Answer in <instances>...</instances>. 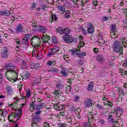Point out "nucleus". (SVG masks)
<instances>
[{"label": "nucleus", "instance_id": "35", "mask_svg": "<svg viewBox=\"0 0 127 127\" xmlns=\"http://www.w3.org/2000/svg\"><path fill=\"white\" fill-rule=\"evenodd\" d=\"M80 96L76 95L74 98H73V101L74 102H78V101H80Z\"/></svg>", "mask_w": 127, "mask_h": 127}, {"label": "nucleus", "instance_id": "41", "mask_svg": "<svg viewBox=\"0 0 127 127\" xmlns=\"http://www.w3.org/2000/svg\"><path fill=\"white\" fill-rule=\"evenodd\" d=\"M31 125L32 127H40L37 123H32Z\"/></svg>", "mask_w": 127, "mask_h": 127}, {"label": "nucleus", "instance_id": "36", "mask_svg": "<svg viewBox=\"0 0 127 127\" xmlns=\"http://www.w3.org/2000/svg\"><path fill=\"white\" fill-rule=\"evenodd\" d=\"M43 37L45 38V40H46V42H47L48 40H50V36L48 35H44L42 37V38H43Z\"/></svg>", "mask_w": 127, "mask_h": 127}, {"label": "nucleus", "instance_id": "59", "mask_svg": "<svg viewBox=\"0 0 127 127\" xmlns=\"http://www.w3.org/2000/svg\"><path fill=\"white\" fill-rule=\"evenodd\" d=\"M123 10L124 13L125 14V16L126 17H127V9L125 8V9H123Z\"/></svg>", "mask_w": 127, "mask_h": 127}, {"label": "nucleus", "instance_id": "4", "mask_svg": "<svg viewBox=\"0 0 127 127\" xmlns=\"http://www.w3.org/2000/svg\"><path fill=\"white\" fill-rule=\"evenodd\" d=\"M43 108H45V103H41L38 105H36L34 102H32L31 104L29 106V109L32 111H40L41 109H43Z\"/></svg>", "mask_w": 127, "mask_h": 127}, {"label": "nucleus", "instance_id": "43", "mask_svg": "<svg viewBox=\"0 0 127 127\" xmlns=\"http://www.w3.org/2000/svg\"><path fill=\"white\" fill-rule=\"evenodd\" d=\"M66 122L68 124H72V119L71 118H66Z\"/></svg>", "mask_w": 127, "mask_h": 127}, {"label": "nucleus", "instance_id": "30", "mask_svg": "<svg viewBox=\"0 0 127 127\" xmlns=\"http://www.w3.org/2000/svg\"><path fill=\"white\" fill-rule=\"evenodd\" d=\"M60 90H55L54 92H53L54 95H56L58 97H60L61 96V93L59 92Z\"/></svg>", "mask_w": 127, "mask_h": 127}, {"label": "nucleus", "instance_id": "11", "mask_svg": "<svg viewBox=\"0 0 127 127\" xmlns=\"http://www.w3.org/2000/svg\"><path fill=\"white\" fill-rule=\"evenodd\" d=\"M24 25V23L19 24L18 25V26H17L16 29L15 30L16 33L23 32Z\"/></svg>", "mask_w": 127, "mask_h": 127}, {"label": "nucleus", "instance_id": "44", "mask_svg": "<svg viewBox=\"0 0 127 127\" xmlns=\"http://www.w3.org/2000/svg\"><path fill=\"white\" fill-rule=\"evenodd\" d=\"M43 126L44 127H50V125H49V123L46 122L43 123Z\"/></svg>", "mask_w": 127, "mask_h": 127}, {"label": "nucleus", "instance_id": "54", "mask_svg": "<svg viewBox=\"0 0 127 127\" xmlns=\"http://www.w3.org/2000/svg\"><path fill=\"white\" fill-rule=\"evenodd\" d=\"M108 120L111 122V121H113V116L109 115L108 117Z\"/></svg>", "mask_w": 127, "mask_h": 127}, {"label": "nucleus", "instance_id": "22", "mask_svg": "<svg viewBox=\"0 0 127 127\" xmlns=\"http://www.w3.org/2000/svg\"><path fill=\"white\" fill-rule=\"evenodd\" d=\"M94 29L95 28L94 27H89L87 29L88 33H89V34H93V33H94Z\"/></svg>", "mask_w": 127, "mask_h": 127}, {"label": "nucleus", "instance_id": "3", "mask_svg": "<svg viewBox=\"0 0 127 127\" xmlns=\"http://www.w3.org/2000/svg\"><path fill=\"white\" fill-rule=\"evenodd\" d=\"M22 114V112H21V110H16L14 113H11L8 117V120L9 122L11 123H13L12 120H9L10 117H13L14 119H17L16 121H14V123H17V121L18 120L20 119V117H21V115Z\"/></svg>", "mask_w": 127, "mask_h": 127}, {"label": "nucleus", "instance_id": "15", "mask_svg": "<svg viewBox=\"0 0 127 127\" xmlns=\"http://www.w3.org/2000/svg\"><path fill=\"white\" fill-rule=\"evenodd\" d=\"M58 8L60 11H62V12H63V14L65 13V11H66V5H59Z\"/></svg>", "mask_w": 127, "mask_h": 127}, {"label": "nucleus", "instance_id": "20", "mask_svg": "<svg viewBox=\"0 0 127 127\" xmlns=\"http://www.w3.org/2000/svg\"><path fill=\"white\" fill-rule=\"evenodd\" d=\"M31 97V91H30V89L28 88L26 92V99H28Z\"/></svg>", "mask_w": 127, "mask_h": 127}, {"label": "nucleus", "instance_id": "10", "mask_svg": "<svg viewBox=\"0 0 127 127\" xmlns=\"http://www.w3.org/2000/svg\"><path fill=\"white\" fill-rule=\"evenodd\" d=\"M32 36L31 34H26L25 35V37L23 39V43L25 45H27L28 44V42H29V39H30V37Z\"/></svg>", "mask_w": 127, "mask_h": 127}, {"label": "nucleus", "instance_id": "49", "mask_svg": "<svg viewBox=\"0 0 127 127\" xmlns=\"http://www.w3.org/2000/svg\"><path fill=\"white\" fill-rule=\"evenodd\" d=\"M93 51L95 53V54H97L99 52V49H98V48H95L93 49Z\"/></svg>", "mask_w": 127, "mask_h": 127}, {"label": "nucleus", "instance_id": "50", "mask_svg": "<svg viewBox=\"0 0 127 127\" xmlns=\"http://www.w3.org/2000/svg\"><path fill=\"white\" fill-rule=\"evenodd\" d=\"M29 65H30V68H31V69H34V65H35L34 63H30Z\"/></svg>", "mask_w": 127, "mask_h": 127}, {"label": "nucleus", "instance_id": "16", "mask_svg": "<svg viewBox=\"0 0 127 127\" xmlns=\"http://www.w3.org/2000/svg\"><path fill=\"white\" fill-rule=\"evenodd\" d=\"M87 90L92 92L94 90V83L91 82L89 83L87 86Z\"/></svg>", "mask_w": 127, "mask_h": 127}, {"label": "nucleus", "instance_id": "28", "mask_svg": "<svg viewBox=\"0 0 127 127\" xmlns=\"http://www.w3.org/2000/svg\"><path fill=\"white\" fill-rule=\"evenodd\" d=\"M56 87L58 89H64V85L62 83H59L57 84Z\"/></svg>", "mask_w": 127, "mask_h": 127}, {"label": "nucleus", "instance_id": "21", "mask_svg": "<svg viewBox=\"0 0 127 127\" xmlns=\"http://www.w3.org/2000/svg\"><path fill=\"white\" fill-rule=\"evenodd\" d=\"M2 57L5 58L8 56V53H7V50H5L2 51L1 53Z\"/></svg>", "mask_w": 127, "mask_h": 127}, {"label": "nucleus", "instance_id": "23", "mask_svg": "<svg viewBox=\"0 0 127 127\" xmlns=\"http://www.w3.org/2000/svg\"><path fill=\"white\" fill-rule=\"evenodd\" d=\"M29 76V73L28 72H24L23 74L22 80H26V79H28Z\"/></svg>", "mask_w": 127, "mask_h": 127}, {"label": "nucleus", "instance_id": "62", "mask_svg": "<svg viewBox=\"0 0 127 127\" xmlns=\"http://www.w3.org/2000/svg\"><path fill=\"white\" fill-rule=\"evenodd\" d=\"M79 44L80 45L81 47H83L85 45V43L83 41L80 42Z\"/></svg>", "mask_w": 127, "mask_h": 127}, {"label": "nucleus", "instance_id": "61", "mask_svg": "<svg viewBox=\"0 0 127 127\" xmlns=\"http://www.w3.org/2000/svg\"><path fill=\"white\" fill-rule=\"evenodd\" d=\"M92 3L94 6H96V5H98V2L97 1H93L92 2Z\"/></svg>", "mask_w": 127, "mask_h": 127}, {"label": "nucleus", "instance_id": "1", "mask_svg": "<svg viewBox=\"0 0 127 127\" xmlns=\"http://www.w3.org/2000/svg\"><path fill=\"white\" fill-rule=\"evenodd\" d=\"M121 40H122L121 42L116 40L112 45V49L114 51L116 52L117 56H120V55H122L124 53V52L123 51L124 48L121 46V44H122L125 48H127V44L126 43L127 39L126 38H123L122 39L121 38Z\"/></svg>", "mask_w": 127, "mask_h": 127}, {"label": "nucleus", "instance_id": "18", "mask_svg": "<svg viewBox=\"0 0 127 127\" xmlns=\"http://www.w3.org/2000/svg\"><path fill=\"white\" fill-rule=\"evenodd\" d=\"M60 67L62 68V70L60 71L61 74H62V75H63L64 76H67V73H66V69H65V67H63V65H61Z\"/></svg>", "mask_w": 127, "mask_h": 127}, {"label": "nucleus", "instance_id": "46", "mask_svg": "<svg viewBox=\"0 0 127 127\" xmlns=\"http://www.w3.org/2000/svg\"><path fill=\"white\" fill-rule=\"evenodd\" d=\"M37 111H37L35 113V115H36V116H38V115H40V114H41V113H42L41 110H37Z\"/></svg>", "mask_w": 127, "mask_h": 127}, {"label": "nucleus", "instance_id": "63", "mask_svg": "<svg viewBox=\"0 0 127 127\" xmlns=\"http://www.w3.org/2000/svg\"><path fill=\"white\" fill-rule=\"evenodd\" d=\"M109 17L107 16H104L103 18V21H107V20H108Z\"/></svg>", "mask_w": 127, "mask_h": 127}, {"label": "nucleus", "instance_id": "12", "mask_svg": "<svg viewBox=\"0 0 127 127\" xmlns=\"http://www.w3.org/2000/svg\"><path fill=\"white\" fill-rule=\"evenodd\" d=\"M13 11L10 12L8 10H1L0 11V15H3L4 16H9L11 13H13Z\"/></svg>", "mask_w": 127, "mask_h": 127}, {"label": "nucleus", "instance_id": "45", "mask_svg": "<svg viewBox=\"0 0 127 127\" xmlns=\"http://www.w3.org/2000/svg\"><path fill=\"white\" fill-rule=\"evenodd\" d=\"M119 94L122 95V96H125V92H124V90H120L119 91Z\"/></svg>", "mask_w": 127, "mask_h": 127}, {"label": "nucleus", "instance_id": "25", "mask_svg": "<svg viewBox=\"0 0 127 127\" xmlns=\"http://www.w3.org/2000/svg\"><path fill=\"white\" fill-rule=\"evenodd\" d=\"M71 32V29L69 28H65L64 29V34H69Z\"/></svg>", "mask_w": 127, "mask_h": 127}, {"label": "nucleus", "instance_id": "39", "mask_svg": "<svg viewBox=\"0 0 127 127\" xmlns=\"http://www.w3.org/2000/svg\"><path fill=\"white\" fill-rule=\"evenodd\" d=\"M47 64L48 66H52V65H53V61H49L47 63Z\"/></svg>", "mask_w": 127, "mask_h": 127}, {"label": "nucleus", "instance_id": "26", "mask_svg": "<svg viewBox=\"0 0 127 127\" xmlns=\"http://www.w3.org/2000/svg\"><path fill=\"white\" fill-rule=\"evenodd\" d=\"M57 31L60 34H64V29L62 27H59L58 29H57Z\"/></svg>", "mask_w": 127, "mask_h": 127}, {"label": "nucleus", "instance_id": "55", "mask_svg": "<svg viewBox=\"0 0 127 127\" xmlns=\"http://www.w3.org/2000/svg\"><path fill=\"white\" fill-rule=\"evenodd\" d=\"M84 127H91V125L88 123H86L84 124Z\"/></svg>", "mask_w": 127, "mask_h": 127}, {"label": "nucleus", "instance_id": "48", "mask_svg": "<svg viewBox=\"0 0 127 127\" xmlns=\"http://www.w3.org/2000/svg\"><path fill=\"white\" fill-rule=\"evenodd\" d=\"M76 62H77V64L79 65H83V64H84V62H83V61L81 60L76 61Z\"/></svg>", "mask_w": 127, "mask_h": 127}, {"label": "nucleus", "instance_id": "29", "mask_svg": "<svg viewBox=\"0 0 127 127\" xmlns=\"http://www.w3.org/2000/svg\"><path fill=\"white\" fill-rule=\"evenodd\" d=\"M53 20H57V16H56V14H52V17L51 18V19H50V21H51V22H52Z\"/></svg>", "mask_w": 127, "mask_h": 127}, {"label": "nucleus", "instance_id": "33", "mask_svg": "<svg viewBox=\"0 0 127 127\" xmlns=\"http://www.w3.org/2000/svg\"><path fill=\"white\" fill-rule=\"evenodd\" d=\"M71 89H72V87H71V86L67 85L65 89V92L66 93L70 92V91H71Z\"/></svg>", "mask_w": 127, "mask_h": 127}, {"label": "nucleus", "instance_id": "32", "mask_svg": "<svg viewBox=\"0 0 127 127\" xmlns=\"http://www.w3.org/2000/svg\"><path fill=\"white\" fill-rule=\"evenodd\" d=\"M51 72H53L54 73H58L59 72V69L57 68H52L51 69Z\"/></svg>", "mask_w": 127, "mask_h": 127}, {"label": "nucleus", "instance_id": "24", "mask_svg": "<svg viewBox=\"0 0 127 127\" xmlns=\"http://www.w3.org/2000/svg\"><path fill=\"white\" fill-rule=\"evenodd\" d=\"M64 17L65 18H70V14H71L70 11L65 10V11H64Z\"/></svg>", "mask_w": 127, "mask_h": 127}, {"label": "nucleus", "instance_id": "60", "mask_svg": "<svg viewBox=\"0 0 127 127\" xmlns=\"http://www.w3.org/2000/svg\"><path fill=\"white\" fill-rule=\"evenodd\" d=\"M86 55H87L86 54V52H83L80 54V56H79V57H81V56H86Z\"/></svg>", "mask_w": 127, "mask_h": 127}, {"label": "nucleus", "instance_id": "34", "mask_svg": "<svg viewBox=\"0 0 127 127\" xmlns=\"http://www.w3.org/2000/svg\"><path fill=\"white\" fill-rule=\"evenodd\" d=\"M87 118L88 119H94V116H93V114H92V112H89L88 115H87Z\"/></svg>", "mask_w": 127, "mask_h": 127}, {"label": "nucleus", "instance_id": "56", "mask_svg": "<svg viewBox=\"0 0 127 127\" xmlns=\"http://www.w3.org/2000/svg\"><path fill=\"white\" fill-rule=\"evenodd\" d=\"M54 55V54L51 52H49L48 53V56H49V57H52Z\"/></svg>", "mask_w": 127, "mask_h": 127}, {"label": "nucleus", "instance_id": "19", "mask_svg": "<svg viewBox=\"0 0 127 127\" xmlns=\"http://www.w3.org/2000/svg\"><path fill=\"white\" fill-rule=\"evenodd\" d=\"M96 59L99 62H103V61H105V59H104V56L102 55L97 56Z\"/></svg>", "mask_w": 127, "mask_h": 127}, {"label": "nucleus", "instance_id": "9", "mask_svg": "<svg viewBox=\"0 0 127 127\" xmlns=\"http://www.w3.org/2000/svg\"><path fill=\"white\" fill-rule=\"evenodd\" d=\"M54 108L57 111H64V106L60 105L59 102L54 104Z\"/></svg>", "mask_w": 127, "mask_h": 127}, {"label": "nucleus", "instance_id": "31", "mask_svg": "<svg viewBox=\"0 0 127 127\" xmlns=\"http://www.w3.org/2000/svg\"><path fill=\"white\" fill-rule=\"evenodd\" d=\"M19 102V99H18L14 101V102L13 104H8L9 106H10L11 108H13L17 104V103Z\"/></svg>", "mask_w": 127, "mask_h": 127}, {"label": "nucleus", "instance_id": "6", "mask_svg": "<svg viewBox=\"0 0 127 127\" xmlns=\"http://www.w3.org/2000/svg\"><path fill=\"white\" fill-rule=\"evenodd\" d=\"M111 34L110 36L111 38H117L118 35H117V26L115 24L111 25Z\"/></svg>", "mask_w": 127, "mask_h": 127}, {"label": "nucleus", "instance_id": "7", "mask_svg": "<svg viewBox=\"0 0 127 127\" xmlns=\"http://www.w3.org/2000/svg\"><path fill=\"white\" fill-rule=\"evenodd\" d=\"M83 105L85 108L89 109V108H91L92 105H93V100L91 98H86L84 101Z\"/></svg>", "mask_w": 127, "mask_h": 127}, {"label": "nucleus", "instance_id": "57", "mask_svg": "<svg viewBox=\"0 0 127 127\" xmlns=\"http://www.w3.org/2000/svg\"><path fill=\"white\" fill-rule=\"evenodd\" d=\"M15 41L17 44L20 45V41L18 39H15Z\"/></svg>", "mask_w": 127, "mask_h": 127}, {"label": "nucleus", "instance_id": "8", "mask_svg": "<svg viewBox=\"0 0 127 127\" xmlns=\"http://www.w3.org/2000/svg\"><path fill=\"white\" fill-rule=\"evenodd\" d=\"M30 42L32 45H36V44H38L40 42V38L34 36L31 38Z\"/></svg>", "mask_w": 127, "mask_h": 127}, {"label": "nucleus", "instance_id": "40", "mask_svg": "<svg viewBox=\"0 0 127 127\" xmlns=\"http://www.w3.org/2000/svg\"><path fill=\"white\" fill-rule=\"evenodd\" d=\"M32 26H33L34 27H36L37 26V23L35 21H32Z\"/></svg>", "mask_w": 127, "mask_h": 127}, {"label": "nucleus", "instance_id": "14", "mask_svg": "<svg viewBox=\"0 0 127 127\" xmlns=\"http://www.w3.org/2000/svg\"><path fill=\"white\" fill-rule=\"evenodd\" d=\"M6 92L11 96L13 94V91H12V88H11V86L7 85L6 86Z\"/></svg>", "mask_w": 127, "mask_h": 127}, {"label": "nucleus", "instance_id": "53", "mask_svg": "<svg viewBox=\"0 0 127 127\" xmlns=\"http://www.w3.org/2000/svg\"><path fill=\"white\" fill-rule=\"evenodd\" d=\"M59 127H67V125H66L65 124H59Z\"/></svg>", "mask_w": 127, "mask_h": 127}, {"label": "nucleus", "instance_id": "37", "mask_svg": "<svg viewBox=\"0 0 127 127\" xmlns=\"http://www.w3.org/2000/svg\"><path fill=\"white\" fill-rule=\"evenodd\" d=\"M23 87V85H22V82H20L17 86V87L19 89V91H20V90H21V89H22Z\"/></svg>", "mask_w": 127, "mask_h": 127}, {"label": "nucleus", "instance_id": "2", "mask_svg": "<svg viewBox=\"0 0 127 127\" xmlns=\"http://www.w3.org/2000/svg\"><path fill=\"white\" fill-rule=\"evenodd\" d=\"M15 67L13 65H8L6 66V69L7 71L5 72V76L10 81V82H11V83H14L15 82H16V78L13 79L11 78L9 79V76L10 74L13 75V76H14L15 77H17L18 73L14 70V68Z\"/></svg>", "mask_w": 127, "mask_h": 127}, {"label": "nucleus", "instance_id": "13", "mask_svg": "<svg viewBox=\"0 0 127 127\" xmlns=\"http://www.w3.org/2000/svg\"><path fill=\"white\" fill-rule=\"evenodd\" d=\"M122 114H123V111L122 110V109L118 108L116 110V115L118 120H121V117L120 116H122Z\"/></svg>", "mask_w": 127, "mask_h": 127}, {"label": "nucleus", "instance_id": "47", "mask_svg": "<svg viewBox=\"0 0 127 127\" xmlns=\"http://www.w3.org/2000/svg\"><path fill=\"white\" fill-rule=\"evenodd\" d=\"M46 6L44 4L40 6V8L41 9H42V10H46Z\"/></svg>", "mask_w": 127, "mask_h": 127}, {"label": "nucleus", "instance_id": "42", "mask_svg": "<svg viewBox=\"0 0 127 127\" xmlns=\"http://www.w3.org/2000/svg\"><path fill=\"white\" fill-rule=\"evenodd\" d=\"M40 67V64H35L34 69H38Z\"/></svg>", "mask_w": 127, "mask_h": 127}, {"label": "nucleus", "instance_id": "52", "mask_svg": "<svg viewBox=\"0 0 127 127\" xmlns=\"http://www.w3.org/2000/svg\"><path fill=\"white\" fill-rule=\"evenodd\" d=\"M36 118H37V120H38V122L39 123V122H41L42 121V118L40 117V116H36Z\"/></svg>", "mask_w": 127, "mask_h": 127}, {"label": "nucleus", "instance_id": "5", "mask_svg": "<svg viewBox=\"0 0 127 127\" xmlns=\"http://www.w3.org/2000/svg\"><path fill=\"white\" fill-rule=\"evenodd\" d=\"M62 38L65 43H68L69 44H71L72 42L74 43L77 42V39L75 37H73L71 35L66 34L64 35Z\"/></svg>", "mask_w": 127, "mask_h": 127}, {"label": "nucleus", "instance_id": "64", "mask_svg": "<svg viewBox=\"0 0 127 127\" xmlns=\"http://www.w3.org/2000/svg\"><path fill=\"white\" fill-rule=\"evenodd\" d=\"M123 66H124L125 67H127V60H125V62L123 64Z\"/></svg>", "mask_w": 127, "mask_h": 127}, {"label": "nucleus", "instance_id": "17", "mask_svg": "<svg viewBox=\"0 0 127 127\" xmlns=\"http://www.w3.org/2000/svg\"><path fill=\"white\" fill-rule=\"evenodd\" d=\"M38 30L40 31V32H42L43 33H44L45 32H46L47 31V29L45 28V27L40 25L39 26Z\"/></svg>", "mask_w": 127, "mask_h": 127}, {"label": "nucleus", "instance_id": "27", "mask_svg": "<svg viewBox=\"0 0 127 127\" xmlns=\"http://www.w3.org/2000/svg\"><path fill=\"white\" fill-rule=\"evenodd\" d=\"M71 54L73 55V56H75V55H78V56H80V54L77 51L71 50Z\"/></svg>", "mask_w": 127, "mask_h": 127}, {"label": "nucleus", "instance_id": "58", "mask_svg": "<svg viewBox=\"0 0 127 127\" xmlns=\"http://www.w3.org/2000/svg\"><path fill=\"white\" fill-rule=\"evenodd\" d=\"M53 42H54V43H55V44H57L58 42L57 40L56 39V38H53Z\"/></svg>", "mask_w": 127, "mask_h": 127}, {"label": "nucleus", "instance_id": "51", "mask_svg": "<svg viewBox=\"0 0 127 127\" xmlns=\"http://www.w3.org/2000/svg\"><path fill=\"white\" fill-rule=\"evenodd\" d=\"M60 115L62 116V117H65V112H64V110L61 112H60Z\"/></svg>", "mask_w": 127, "mask_h": 127}, {"label": "nucleus", "instance_id": "38", "mask_svg": "<svg viewBox=\"0 0 127 127\" xmlns=\"http://www.w3.org/2000/svg\"><path fill=\"white\" fill-rule=\"evenodd\" d=\"M37 123H39L38 120H37V118H36V117H35L33 119L32 124H37Z\"/></svg>", "mask_w": 127, "mask_h": 127}]
</instances>
